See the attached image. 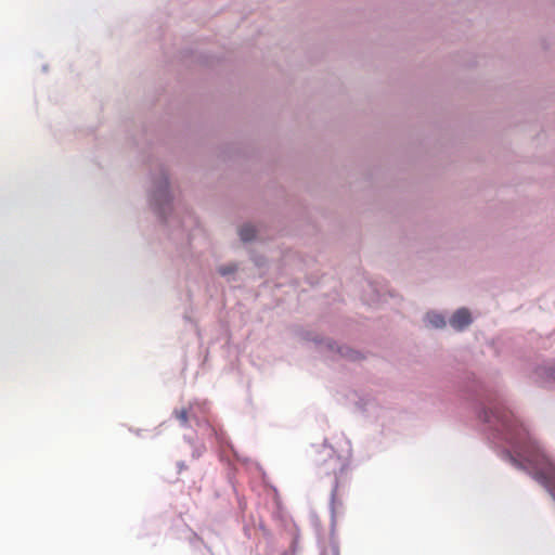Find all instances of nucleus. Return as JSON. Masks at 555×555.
I'll list each match as a JSON object with an SVG mask.
<instances>
[{
	"mask_svg": "<svg viewBox=\"0 0 555 555\" xmlns=\"http://www.w3.org/2000/svg\"><path fill=\"white\" fill-rule=\"evenodd\" d=\"M483 420L512 444H517L526 438V429L509 410L495 408L485 412Z\"/></svg>",
	"mask_w": 555,
	"mask_h": 555,
	"instance_id": "f257e3e1",
	"label": "nucleus"
},
{
	"mask_svg": "<svg viewBox=\"0 0 555 555\" xmlns=\"http://www.w3.org/2000/svg\"><path fill=\"white\" fill-rule=\"evenodd\" d=\"M322 453L328 459L324 461V474L334 475L337 477L345 470L346 461L341 456L337 455L331 448H324Z\"/></svg>",
	"mask_w": 555,
	"mask_h": 555,
	"instance_id": "f03ea898",
	"label": "nucleus"
},
{
	"mask_svg": "<svg viewBox=\"0 0 555 555\" xmlns=\"http://www.w3.org/2000/svg\"><path fill=\"white\" fill-rule=\"evenodd\" d=\"M472 323V317L467 309L461 308L456 310L450 319L453 328L462 331Z\"/></svg>",
	"mask_w": 555,
	"mask_h": 555,
	"instance_id": "7ed1b4c3",
	"label": "nucleus"
},
{
	"mask_svg": "<svg viewBox=\"0 0 555 555\" xmlns=\"http://www.w3.org/2000/svg\"><path fill=\"white\" fill-rule=\"evenodd\" d=\"M193 410V404H190L188 409L175 410L173 415L182 426H188L190 418L194 417Z\"/></svg>",
	"mask_w": 555,
	"mask_h": 555,
	"instance_id": "20e7f679",
	"label": "nucleus"
},
{
	"mask_svg": "<svg viewBox=\"0 0 555 555\" xmlns=\"http://www.w3.org/2000/svg\"><path fill=\"white\" fill-rule=\"evenodd\" d=\"M256 229L250 224H244L238 230V235L243 242H249L255 237Z\"/></svg>",
	"mask_w": 555,
	"mask_h": 555,
	"instance_id": "39448f33",
	"label": "nucleus"
},
{
	"mask_svg": "<svg viewBox=\"0 0 555 555\" xmlns=\"http://www.w3.org/2000/svg\"><path fill=\"white\" fill-rule=\"evenodd\" d=\"M426 320L430 325L437 328L443 327L446 325L444 318L438 313H428L426 315Z\"/></svg>",
	"mask_w": 555,
	"mask_h": 555,
	"instance_id": "423d86ee",
	"label": "nucleus"
},
{
	"mask_svg": "<svg viewBox=\"0 0 555 555\" xmlns=\"http://www.w3.org/2000/svg\"><path fill=\"white\" fill-rule=\"evenodd\" d=\"M235 271H236V267L234 264L221 266L218 269V272L221 275H228V274L234 273Z\"/></svg>",
	"mask_w": 555,
	"mask_h": 555,
	"instance_id": "0eeeda50",
	"label": "nucleus"
},
{
	"mask_svg": "<svg viewBox=\"0 0 555 555\" xmlns=\"http://www.w3.org/2000/svg\"><path fill=\"white\" fill-rule=\"evenodd\" d=\"M321 555H339L337 546L330 544L323 547Z\"/></svg>",
	"mask_w": 555,
	"mask_h": 555,
	"instance_id": "6e6552de",
	"label": "nucleus"
},
{
	"mask_svg": "<svg viewBox=\"0 0 555 555\" xmlns=\"http://www.w3.org/2000/svg\"><path fill=\"white\" fill-rule=\"evenodd\" d=\"M283 555H294V552H293L292 554L285 553V554H283Z\"/></svg>",
	"mask_w": 555,
	"mask_h": 555,
	"instance_id": "1a4fd4ad",
	"label": "nucleus"
}]
</instances>
